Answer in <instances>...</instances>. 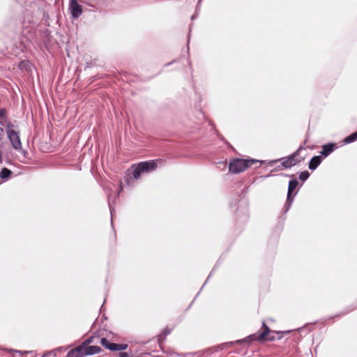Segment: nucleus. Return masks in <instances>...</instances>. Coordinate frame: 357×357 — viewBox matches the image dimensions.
I'll use <instances>...</instances> for the list:
<instances>
[{
    "instance_id": "7ed1b4c3",
    "label": "nucleus",
    "mask_w": 357,
    "mask_h": 357,
    "mask_svg": "<svg viewBox=\"0 0 357 357\" xmlns=\"http://www.w3.org/2000/svg\"><path fill=\"white\" fill-rule=\"evenodd\" d=\"M157 167V163L155 161H149L140 162L137 167H135L133 171V178L138 179L141 174L144 172H149L154 170Z\"/></svg>"
},
{
    "instance_id": "4468645a",
    "label": "nucleus",
    "mask_w": 357,
    "mask_h": 357,
    "mask_svg": "<svg viewBox=\"0 0 357 357\" xmlns=\"http://www.w3.org/2000/svg\"><path fill=\"white\" fill-rule=\"evenodd\" d=\"M0 124L1 126H4L6 127V130H15L13 129V123L7 119H4L3 121H0Z\"/></svg>"
},
{
    "instance_id": "dca6fc26",
    "label": "nucleus",
    "mask_w": 357,
    "mask_h": 357,
    "mask_svg": "<svg viewBox=\"0 0 357 357\" xmlns=\"http://www.w3.org/2000/svg\"><path fill=\"white\" fill-rule=\"evenodd\" d=\"M11 174V171L7 168H3L1 171L0 177L2 178H6Z\"/></svg>"
},
{
    "instance_id": "412c9836",
    "label": "nucleus",
    "mask_w": 357,
    "mask_h": 357,
    "mask_svg": "<svg viewBox=\"0 0 357 357\" xmlns=\"http://www.w3.org/2000/svg\"><path fill=\"white\" fill-rule=\"evenodd\" d=\"M120 357H129L128 354L126 352H121L119 354Z\"/></svg>"
},
{
    "instance_id": "2eb2a0df",
    "label": "nucleus",
    "mask_w": 357,
    "mask_h": 357,
    "mask_svg": "<svg viewBox=\"0 0 357 357\" xmlns=\"http://www.w3.org/2000/svg\"><path fill=\"white\" fill-rule=\"evenodd\" d=\"M357 139V131L356 132H354L353 134L350 135L347 137H346L344 140V143L349 144L351 142H354Z\"/></svg>"
},
{
    "instance_id": "9b49d317",
    "label": "nucleus",
    "mask_w": 357,
    "mask_h": 357,
    "mask_svg": "<svg viewBox=\"0 0 357 357\" xmlns=\"http://www.w3.org/2000/svg\"><path fill=\"white\" fill-rule=\"evenodd\" d=\"M298 185V182L296 180H291L289 183L288 194H287V202H291L292 199L291 197L292 191L296 188Z\"/></svg>"
},
{
    "instance_id": "1a4fd4ad",
    "label": "nucleus",
    "mask_w": 357,
    "mask_h": 357,
    "mask_svg": "<svg viewBox=\"0 0 357 357\" xmlns=\"http://www.w3.org/2000/svg\"><path fill=\"white\" fill-rule=\"evenodd\" d=\"M84 349V345H81L71 349L68 354V357H83L85 356Z\"/></svg>"
},
{
    "instance_id": "6ab92c4d",
    "label": "nucleus",
    "mask_w": 357,
    "mask_h": 357,
    "mask_svg": "<svg viewBox=\"0 0 357 357\" xmlns=\"http://www.w3.org/2000/svg\"><path fill=\"white\" fill-rule=\"evenodd\" d=\"M6 111L5 109H0V119L1 121H3L4 119H6Z\"/></svg>"
},
{
    "instance_id": "f3484780",
    "label": "nucleus",
    "mask_w": 357,
    "mask_h": 357,
    "mask_svg": "<svg viewBox=\"0 0 357 357\" xmlns=\"http://www.w3.org/2000/svg\"><path fill=\"white\" fill-rule=\"evenodd\" d=\"M19 67L21 68V69H25V70H29L31 68V64L29 61H23L22 62L20 63L19 64Z\"/></svg>"
},
{
    "instance_id": "f257e3e1",
    "label": "nucleus",
    "mask_w": 357,
    "mask_h": 357,
    "mask_svg": "<svg viewBox=\"0 0 357 357\" xmlns=\"http://www.w3.org/2000/svg\"><path fill=\"white\" fill-rule=\"evenodd\" d=\"M258 162V160L253 159L245 160L236 158L229 162V170L233 174H238L245 171L246 169L251 167L253 164Z\"/></svg>"
},
{
    "instance_id": "f03ea898",
    "label": "nucleus",
    "mask_w": 357,
    "mask_h": 357,
    "mask_svg": "<svg viewBox=\"0 0 357 357\" xmlns=\"http://www.w3.org/2000/svg\"><path fill=\"white\" fill-rule=\"evenodd\" d=\"M6 134L13 148L26 158L28 153L22 148L20 133L15 130H6Z\"/></svg>"
},
{
    "instance_id": "0eeeda50",
    "label": "nucleus",
    "mask_w": 357,
    "mask_h": 357,
    "mask_svg": "<svg viewBox=\"0 0 357 357\" xmlns=\"http://www.w3.org/2000/svg\"><path fill=\"white\" fill-rule=\"evenodd\" d=\"M70 10L71 15L74 18L79 17L82 13V8L77 2L76 0H70Z\"/></svg>"
},
{
    "instance_id": "6e6552de",
    "label": "nucleus",
    "mask_w": 357,
    "mask_h": 357,
    "mask_svg": "<svg viewBox=\"0 0 357 357\" xmlns=\"http://www.w3.org/2000/svg\"><path fill=\"white\" fill-rule=\"evenodd\" d=\"M263 327L264 328V331L257 336V340L258 341H262V340L273 341V340H274L275 337L268 335L271 332V330L266 325V324L264 322H263Z\"/></svg>"
},
{
    "instance_id": "9d476101",
    "label": "nucleus",
    "mask_w": 357,
    "mask_h": 357,
    "mask_svg": "<svg viewBox=\"0 0 357 357\" xmlns=\"http://www.w3.org/2000/svg\"><path fill=\"white\" fill-rule=\"evenodd\" d=\"M101 348L98 346H87L84 347V351L85 356L93 355L100 352Z\"/></svg>"
},
{
    "instance_id": "4be33fe9",
    "label": "nucleus",
    "mask_w": 357,
    "mask_h": 357,
    "mask_svg": "<svg viewBox=\"0 0 357 357\" xmlns=\"http://www.w3.org/2000/svg\"><path fill=\"white\" fill-rule=\"evenodd\" d=\"M3 128H1L0 127V139H1V137H3Z\"/></svg>"
},
{
    "instance_id": "a211bd4d",
    "label": "nucleus",
    "mask_w": 357,
    "mask_h": 357,
    "mask_svg": "<svg viewBox=\"0 0 357 357\" xmlns=\"http://www.w3.org/2000/svg\"><path fill=\"white\" fill-rule=\"evenodd\" d=\"M310 176V174L307 171L302 172L299 175V178L302 181H305Z\"/></svg>"
},
{
    "instance_id": "ddd939ff",
    "label": "nucleus",
    "mask_w": 357,
    "mask_h": 357,
    "mask_svg": "<svg viewBox=\"0 0 357 357\" xmlns=\"http://www.w3.org/2000/svg\"><path fill=\"white\" fill-rule=\"evenodd\" d=\"M333 149H334V144H326L323 146L321 153L324 156H327L331 153H332L333 151Z\"/></svg>"
},
{
    "instance_id": "aec40b11",
    "label": "nucleus",
    "mask_w": 357,
    "mask_h": 357,
    "mask_svg": "<svg viewBox=\"0 0 357 357\" xmlns=\"http://www.w3.org/2000/svg\"><path fill=\"white\" fill-rule=\"evenodd\" d=\"M91 342H93V337H90L85 340L82 345H84V347H87Z\"/></svg>"
},
{
    "instance_id": "5701e85b",
    "label": "nucleus",
    "mask_w": 357,
    "mask_h": 357,
    "mask_svg": "<svg viewBox=\"0 0 357 357\" xmlns=\"http://www.w3.org/2000/svg\"><path fill=\"white\" fill-rule=\"evenodd\" d=\"M289 332H290L289 331H282V332H279V331H278V332H276V333H285V334H287V333H289Z\"/></svg>"
},
{
    "instance_id": "39448f33",
    "label": "nucleus",
    "mask_w": 357,
    "mask_h": 357,
    "mask_svg": "<svg viewBox=\"0 0 357 357\" xmlns=\"http://www.w3.org/2000/svg\"><path fill=\"white\" fill-rule=\"evenodd\" d=\"M100 344L110 351H123L128 348L127 344L111 343L105 337L101 338Z\"/></svg>"
},
{
    "instance_id": "20e7f679",
    "label": "nucleus",
    "mask_w": 357,
    "mask_h": 357,
    "mask_svg": "<svg viewBox=\"0 0 357 357\" xmlns=\"http://www.w3.org/2000/svg\"><path fill=\"white\" fill-rule=\"evenodd\" d=\"M100 344L110 351H123L128 348L127 344L111 343L105 337L101 338Z\"/></svg>"
},
{
    "instance_id": "f8f14e48",
    "label": "nucleus",
    "mask_w": 357,
    "mask_h": 357,
    "mask_svg": "<svg viewBox=\"0 0 357 357\" xmlns=\"http://www.w3.org/2000/svg\"><path fill=\"white\" fill-rule=\"evenodd\" d=\"M321 158L319 155L314 156L310 163H309V169L314 170L321 163Z\"/></svg>"
},
{
    "instance_id": "423d86ee",
    "label": "nucleus",
    "mask_w": 357,
    "mask_h": 357,
    "mask_svg": "<svg viewBox=\"0 0 357 357\" xmlns=\"http://www.w3.org/2000/svg\"><path fill=\"white\" fill-rule=\"evenodd\" d=\"M301 149H299L297 151H296L294 154L289 156L288 158H282V165L285 167H291L292 166H294L296 164L298 163L302 160V158H298L297 156L298 155V153Z\"/></svg>"
},
{
    "instance_id": "b1692460",
    "label": "nucleus",
    "mask_w": 357,
    "mask_h": 357,
    "mask_svg": "<svg viewBox=\"0 0 357 357\" xmlns=\"http://www.w3.org/2000/svg\"><path fill=\"white\" fill-rule=\"evenodd\" d=\"M2 162V153L0 151V162Z\"/></svg>"
}]
</instances>
